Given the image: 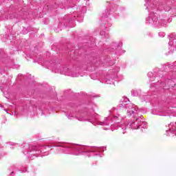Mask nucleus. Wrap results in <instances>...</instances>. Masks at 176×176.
Masks as SVG:
<instances>
[{"mask_svg": "<svg viewBox=\"0 0 176 176\" xmlns=\"http://www.w3.org/2000/svg\"><path fill=\"white\" fill-rule=\"evenodd\" d=\"M175 87V82L173 80H168L167 82V86L165 87V89H171Z\"/></svg>", "mask_w": 176, "mask_h": 176, "instance_id": "1", "label": "nucleus"}]
</instances>
